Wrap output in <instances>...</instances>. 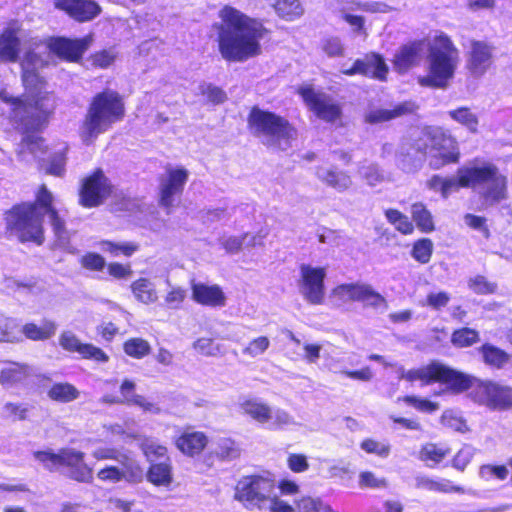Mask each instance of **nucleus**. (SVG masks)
<instances>
[{
  "label": "nucleus",
  "instance_id": "obj_29",
  "mask_svg": "<svg viewBox=\"0 0 512 512\" xmlns=\"http://www.w3.org/2000/svg\"><path fill=\"white\" fill-rule=\"evenodd\" d=\"M208 443L207 436L200 431L187 429L175 440L176 447L188 456H194L203 451Z\"/></svg>",
  "mask_w": 512,
  "mask_h": 512
},
{
  "label": "nucleus",
  "instance_id": "obj_44",
  "mask_svg": "<svg viewBox=\"0 0 512 512\" xmlns=\"http://www.w3.org/2000/svg\"><path fill=\"white\" fill-rule=\"evenodd\" d=\"M295 512H336L321 498L305 496L296 502Z\"/></svg>",
  "mask_w": 512,
  "mask_h": 512
},
{
  "label": "nucleus",
  "instance_id": "obj_6",
  "mask_svg": "<svg viewBox=\"0 0 512 512\" xmlns=\"http://www.w3.org/2000/svg\"><path fill=\"white\" fill-rule=\"evenodd\" d=\"M125 116L122 96L114 90H104L96 94L88 107L80 128V136L86 144L92 143L100 134L121 121Z\"/></svg>",
  "mask_w": 512,
  "mask_h": 512
},
{
  "label": "nucleus",
  "instance_id": "obj_39",
  "mask_svg": "<svg viewBox=\"0 0 512 512\" xmlns=\"http://www.w3.org/2000/svg\"><path fill=\"white\" fill-rule=\"evenodd\" d=\"M361 282L346 283L336 286L331 291V298L337 304H345L359 299Z\"/></svg>",
  "mask_w": 512,
  "mask_h": 512
},
{
  "label": "nucleus",
  "instance_id": "obj_11",
  "mask_svg": "<svg viewBox=\"0 0 512 512\" xmlns=\"http://www.w3.org/2000/svg\"><path fill=\"white\" fill-rule=\"evenodd\" d=\"M34 457L50 471L65 466L69 469V475L72 479L79 482H90L92 480L93 471L85 462V453L74 448H62L57 453L50 449L36 451Z\"/></svg>",
  "mask_w": 512,
  "mask_h": 512
},
{
  "label": "nucleus",
  "instance_id": "obj_45",
  "mask_svg": "<svg viewBox=\"0 0 512 512\" xmlns=\"http://www.w3.org/2000/svg\"><path fill=\"white\" fill-rule=\"evenodd\" d=\"M124 352L135 359H142L147 356L151 351V346L143 338H130L123 344Z\"/></svg>",
  "mask_w": 512,
  "mask_h": 512
},
{
  "label": "nucleus",
  "instance_id": "obj_35",
  "mask_svg": "<svg viewBox=\"0 0 512 512\" xmlns=\"http://www.w3.org/2000/svg\"><path fill=\"white\" fill-rule=\"evenodd\" d=\"M448 116L465 127L469 132L475 134L478 132L479 119L468 107H459L448 111Z\"/></svg>",
  "mask_w": 512,
  "mask_h": 512
},
{
  "label": "nucleus",
  "instance_id": "obj_40",
  "mask_svg": "<svg viewBox=\"0 0 512 512\" xmlns=\"http://www.w3.org/2000/svg\"><path fill=\"white\" fill-rule=\"evenodd\" d=\"M147 479L156 486H169L172 482L170 464L167 462L152 464L147 472Z\"/></svg>",
  "mask_w": 512,
  "mask_h": 512
},
{
  "label": "nucleus",
  "instance_id": "obj_7",
  "mask_svg": "<svg viewBox=\"0 0 512 512\" xmlns=\"http://www.w3.org/2000/svg\"><path fill=\"white\" fill-rule=\"evenodd\" d=\"M459 175L462 187L479 188L487 201L498 202L506 197L507 179L490 162L470 161L459 168Z\"/></svg>",
  "mask_w": 512,
  "mask_h": 512
},
{
  "label": "nucleus",
  "instance_id": "obj_14",
  "mask_svg": "<svg viewBox=\"0 0 512 512\" xmlns=\"http://www.w3.org/2000/svg\"><path fill=\"white\" fill-rule=\"evenodd\" d=\"M326 275L327 271L324 267L305 263L299 266L298 290L309 304L321 305L324 303Z\"/></svg>",
  "mask_w": 512,
  "mask_h": 512
},
{
  "label": "nucleus",
  "instance_id": "obj_30",
  "mask_svg": "<svg viewBox=\"0 0 512 512\" xmlns=\"http://www.w3.org/2000/svg\"><path fill=\"white\" fill-rule=\"evenodd\" d=\"M415 487L417 489L439 492V493H466L467 491L453 484L451 480L445 478H433L427 475H417L415 478Z\"/></svg>",
  "mask_w": 512,
  "mask_h": 512
},
{
  "label": "nucleus",
  "instance_id": "obj_3",
  "mask_svg": "<svg viewBox=\"0 0 512 512\" xmlns=\"http://www.w3.org/2000/svg\"><path fill=\"white\" fill-rule=\"evenodd\" d=\"M218 17L220 22L216 23L214 28L217 31L218 49L223 59L244 62L261 53L260 41L266 34L261 22L230 5L222 7Z\"/></svg>",
  "mask_w": 512,
  "mask_h": 512
},
{
  "label": "nucleus",
  "instance_id": "obj_12",
  "mask_svg": "<svg viewBox=\"0 0 512 512\" xmlns=\"http://www.w3.org/2000/svg\"><path fill=\"white\" fill-rule=\"evenodd\" d=\"M239 407L244 415L269 430H283L295 424L294 418L287 411L272 408L260 398H243L239 402Z\"/></svg>",
  "mask_w": 512,
  "mask_h": 512
},
{
  "label": "nucleus",
  "instance_id": "obj_15",
  "mask_svg": "<svg viewBox=\"0 0 512 512\" xmlns=\"http://www.w3.org/2000/svg\"><path fill=\"white\" fill-rule=\"evenodd\" d=\"M298 93L318 118L332 122L340 117L341 108L335 100L323 91L315 89L311 84L301 85Z\"/></svg>",
  "mask_w": 512,
  "mask_h": 512
},
{
  "label": "nucleus",
  "instance_id": "obj_13",
  "mask_svg": "<svg viewBox=\"0 0 512 512\" xmlns=\"http://www.w3.org/2000/svg\"><path fill=\"white\" fill-rule=\"evenodd\" d=\"M470 397L474 402L491 410H506L512 407V387L490 380L475 382Z\"/></svg>",
  "mask_w": 512,
  "mask_h": 512
},
{
  "label": "nucleus",
  "instance_id": "obj_57",
  "mask_svg": "<svg viewBox=\"0 0 512 512\" xmlns=\"http://www.w3.org/2000/svg\"><path fill=\"white\" fill-rule=\"evenodd\" d=\"M141 448L145 456L150 461L154 459L163 458L166 456L167 453V448L163 445H160L154 439H145L141 444Z\"/></svg>",
  "mask_w": 512,
  "mask_h": 512
},
{
  "label": "nucleus",
  "instance_id": "obj_8",
  "mask_svg": "<svg viewBox=\"0 0 512 512\" xmlns=\"http://www.w3.org/2000/svg\"><path fill=\"white\" fill-rule=\"evenodd\" d=\"M253 135L269 146L286 150L296 138V130L289 122L275 113L254 107L248 117Z\"/></svg>",
  "mask_w": 512,
  "mask_h": 512
},
{
  "label": "nucleus",
  "instance_id": "obj_26",
  "mask_svg": "<svg viewBox=\"0 0 512 512\" xmlns=\"http://www.w3.org/2000/svg\"><path fill=\"white\" fill-rule=\"evenodd\" d=\"M21 46L20 27L14 22L0 35V61L16 62Z\"/></svg>",
  "mask_w": 512,
  "mask_h": 512
},
{
  "label": "nucleus",
  "instance_id": "obj_37",
  "mask_svg": "<svg viewBox=\"0 0 512 512\" xmlns=\"http://www.w3.org/2000/svg\"><path fill=\"white\" fill-rule=\"evenodd\" d=\"M79 390L70 383H55L48 391V397L57 402L68 403L78 399Z\"/></svg>",
  "mask_w": 512,
  "mask_h": 512
},
{
  "label": "nucleus",
  "instance_id": "obj_42",
  "mask_svg": "<svg viewBox=\"0 0 512 512\" xmlns=\"http://www.w3.org/2000/svg\"><path fill=\"white\" fill-rule=\"evenodd\" d=\"M484 362L495 368H502L510 359V355L504 350L490 344L481 347Z\"/></svg>",
  "mask_w": 512,
  "mask_h": 512
},
{
  "label": "nucleus",
  "instance_id": "obj_43",
  "mask_svg": "<svg viewBox=\"0 0 512 512\" xmlns=\"http://www.w3.org/2000/svg\"><path fill=\"white\" fill-rule=\"evenodd\" d=\"M98 246L101 251L107 252L113 257H117L119 255L129 257L139 249V246L133 242L115 243L108 240L99 242Z\"/></svg>",
  "mask_w": 512,
  "mask_h": 512
},
{
  "label": "nucleus",
  "instance_id": "obj_56",
  "mask_svg": "<svg viewBox=\"0 0 512 512\" xmlns=\"http://www.w3.org/2000/svg\"><path fill=\"white\" fill-rule=\"evenodd\" d=\"M361 449L369 454L386 458L390 453V445L387 442H380L374 439H365L361 442Z\"/></svg>",
  "mask_w": 512,
  "mask_h": 512
},
{
  "label": "nucleus",
  "instance_id": "obj_4",
  "mask_svg": "<svg viewBox=\"0 0 512 512\" xmlns=\"http://www.w3.org/2000/svg\"><path fill=\"white\" fill-rule=\"evenodd\" d=\"M426 75L418 77L423 87L446 89L455 77L460 64V52L444 32L427 40Z\"/></svg>",
  "mask_w": 512,
  "mask_h": 512
},
{
  "label": "nucleus",
  "instance_id": "obj_48",
  "mask_svg": "<svg viewBox=\"0 0 512 512\" xmlns=\"http://www.w3.org/2000/svg\"><path fill=\"white\" fill-rule=\"evenodd\" d=\"M271 342L266 336H258L248 342L242 353L250 358L262 356L270 347Z\"/></svg>",
  "mask_w": 512,
  "mask_h": 512
},
{
  "label": "nucleus",
  "instance_id": "obj_63",
  "mask_svg": "<svg viewBox=\"0 0 512 512\" xmlns=\"http://www.w3.org/2000/svg\"><path fill=\"white\" fill-rule=\"evenodd\" d=\"M358 173L370 186H375L383 180L382 173L373 164L362 165Z\"/></svg>",
  "mask_w": 512,
  "mask_h": 512
},
{
  "label": "nucleus",
  "instance_id": "obj_31",
  "mask_svg": "<svg viewBox=\"0 0 512 512\" xmlns=\"http://www.w3.org/2000/svg\"><path fill=\"white\" fill-rule=\"evenodd\" d=\"M451 450L447 445L426 443L422 445L418 453V459L429 468H435L450 454Z\"/></svg>",
  "mask_w": 512,
  "mask_h": 512
},
{
  "label": "nucleus",
  "instance_id": "obj_27",
  "mask_svg": "<svg viewBox=\"0 0 512 512\" xmlns=\"http://www.w3.org/2000/svg\"><path fill=\"white\" fill-rule=\"evenodd\" d=\"M33 374L30 366L24 363L7 361L0 370V384L4 388L23 385Z\"/></svg>",
  "mask_w": 512,
  "mask_h": 512
},
{
  "label": "nucleus",
  "instance_id": "obj_5",
  "mask_svg": "<svg viewBox=\"0 0 512 512\" xmlns=\"http://www.w3.org/2000/svg\"><path fill=\"white\" fill-rule=\"evenodd\" d=\"M233 498L249 511L295 512L294 506L276 493V480L268 472L241 477L235 485Z\"/></svg>",
  "mask_w": 512,
  "mask_h": 512
},
{
  "label": "nucleus",
  "instance_id": "obj_61",
  "mask_svg": "<svg viewBox=\"0 0 512 512\" xmlns=\"http://www.w3.org/2000/svg\"><path fill=\"white\" fill-rule=\"evenodd\" d=\"M218 454L223 459L232 460L240 455V448L235 441L225 438L220 440L218 444Z\"/></svg>",
  "mask_w": 512,
  "mask_h": 512
},
{
  "label": "nucleus",
  "instance_id": "obj_58",
  "mask_svg": "<svg viewBox=\"0 0 512 512\" xmlns=\"http://www.w3.org/2000/svg\"><path fill=\"white\" fill-rule=\"evenodd\" d=\"M478 340V332L470 328H462L452 335V342L459 347L470 346Z\"/></svg>",
  "mask_w": 512,
  "mask_h": 512
},
{
  "label": "nucleus",
  "instance_id": "obj_62",
  "mask_svg": "<svg viewBox=\"0 0 512 512\" xmlns=\"http://www.w3.org/2000/svg\"><path fill=\"white\" fill-rule=\"evenodd\" d=\"M468 286L477 294H490L496 290V285L487 281V279L481 275L471 278L468 282Z\"/></svg>",
  "mask_w": 512,
  "mask_h": 512
},
{
  "label": "nucleus",
  "instance_id": "obj_54",
  "mask_svg": "<svg viewBox=\"0 0 512 512\" xmlns=\"http://www.w3.org/2000/svg\"><path fill=\"white\" fill-rule=\"evenodd\" d=\"M358 484L361 489H381L387 487V480L385 478H378L371 471H363L359 474Z\"/></svg>",
  "mask_w": 512,
  "mask_h": 512
},
{
  "label": "nucleus",
  "instance_id": "obj_25",
  "mask_svg": "<svg viewBox=\"0 0 512 512\" xmlns=\"http://www.w3.org/2000/svg\"><path fill=\"white\" fill-rule=\"evenodd\" d=\"M192 299L201 305L210 307H223L226 296L220 286L208 285L202 282H191Z\"/></svg>",
  "mask_w": 512,
  "mask_h": 512
},
{
  "label": "nucleus",
  "instance_id": "obj_60",
  "mask_svg": "<svg viewBox=\"0 0 512 512\" xmlns=\"http://www.w3.org/2000/svg\"><path fill=\"white\" fill-rule=\"evenodd\" d=\"M509 471L504 465H483L480 467L479 475L485 480L496 478L498 480H504L507 478Z\"/></svg>",
  "mask_w": 512,
  "mask_h": 512
},
{
  "label": "nucleus",
  "instance_id": "obj_38",
  "mask_svg": "<svg viewBox=\"0 0 512 512\" xmlns=\"http://www.w3.org/2000/svg\"><path fill=\"white\" fill-rule=\"evenodd\" d=\"M57 330L55 322L45 320L41 326L29 323L23 326L22 331L24 335L31 340H45L52 337Z\"/></svg>",
  "mask_w": 512,
  "mask_h": 512
},
{
  "label": "nucleus",
  "instance_id": "obj_32",
  "mask_svg": "<svg viewBox=\"0 0 512 512\" xmlns=\"http://www.w3.org/2000/svg\"><path fill=\"white\" fill-rule=\"evenodd\" d=\"M338 16L345 21L355 34L367 36V30L365 27V18L361 15H355L351 11L354 10L355 5H352L350 0H338Z\"/></svg>",
  "mask_w": 512,
  "mask_h": 512
},
{
  "label": "nucleus",
  "instance_id": "obj_20",
  "mask_svg": "<svg viewBox=\"0 0 512 512\" xmlns=\"http://www.w3.org/2000/svg\"><path fill=\"white\" fill-rule=\"evenodd\" d=\"M188 180V171L184 168H168L160 181V202L165 207L173 205Z\"/></svg>",
  "mask_w": 512,
  "mask_h": 512
},
{
  "label": "nucleus",
  "instance_id": "obj_34",
  "mask_svg": "<svg viewBox=\"0 0 512 512\" xmlns=\"http://www.w3.org/2000/svg\"><path fill=\"white\" fill-rule=\"evenodd\" d=\"M134 297L143 304H153L158 301L155 284L148 278H139L131 284Z\"/></svg>",
  "mask_w": 512,
  "mask_h": 512
},
{
  "label": "nucleus",
  "instance_id": "obj_21",
  "mask_svg": "<svg viewBox=\"0 0 512 512\" xmlns=\"http://www.w3.org/2000/svg\"><path fill=\"white\" fill-rule=\"evenodd\" d=\"M427 40H415L399 48L393 60L394 68L399 72H406L420 64Z\"/></svg>",
  "mask_w": 512,
  "mask_h": 512
},
{
  "label": "nucleus",
  "instance_id": "obj_23",
  "mask_svg": "<svg viewBox=\"0 0 512 512\" xmlns=\"http://www.w3.org/2000/svg\"><path fill=\"white\" fill-rule=\"evenodd\" d=\"M54 4L79 22L90 21L101 12L100 6L92 0H55Z\"/></svg>",
  "mask_w": 512,
  "mask_h": 512
},
{
  "label": "nucleus",
  "instance_id": "obj_22",
  "mask_svg": "<svg viewBox=\"0 0 512 512\" xmlns=\"http://www.w3.org/2000/svg\"><path fill=\"white\" fill-rule=\"evenodd\" d=\"M60 346L69 352H76L83 358L93 359L100 363L109 360L108 355L100 348L92 344L81 343L75 334L71 331H64L59 337Z\"/></svg>",
  "mask_w": 512,
  "mask_h": 512
},
{
  "label": "nucleus",
  "instance_id": "obj_19",
  "mask_svg": "<svg viewBox=\"0 0 512 512\" xmlns=\"http://www.w3.org/2000/svg\"><path fill=\"white\" fill-rule=\"evenodd\" d=\"M92 42V35H87L80 39L54 38L49 41L47 47L59 58L76 62L81 59Z\"/></svg>",
  "mask_w": 512,
  "mask_h": 512
},
{
  "label": "nucleus",
  "instance_id": "obj_49",
  "mask_svg": "<svg viewBox=\"0 0 512 512\" xmlns=\"http://www.w3.org/2000/svg\"><path fill=\"white\" fill-rule=\"evenodd\" d=\"M103 429L107 434L119 437L124 441L127 439H136L139 436L134 423L125 422L124 425L113 424L109 426H104Z\"/></svg>",
  "mask_w": 512,
  "mask_h": 512
},
{
  "label": "nucleus",
  "instance_id": "obj_16",
  "mask_svg": "<svg viewBox=\"0 0 512 512\" xmlns=\"http://www.w3.org/2000/svg\"><path fill=\"white\" fill-rule=\"evenodd\" d=\"M111 193V184L101 170L83 180L80 190V203L84 207L100 205Z\"/></svg>",
  "mask_w": 512,
  "mask_h": 512
},
{
  "label": "nucleus",
  "instance_id": "obj_50",
  "mask_svg": "<svg viewBox=\"0 0 512 512\" xmlns=\"http://www.w3.org/2000/svg\"><path fill=\"white\" fill-rule=\"evenodd\" d=\"M193 348L204 356H218L224 353L222 346L210 338H199L193 343Z\"/></svg>",
  "mask_w": 512,
  "mask_h": 512
},
{
  "label": "nucleus",
  "instance_id": "obj_41",
  "mask_svg": "<svg viewBox=\"0 0 512 512\" xmlns=\"http://www.w3.org/2000/svg\"><path fill=\"white\" fill-rule=\"evenodd\" d=\"M276 14L288 21L300 18L304 8L299 0H280L274 6Z\"/></svg>",
  "mask_w": 512,
  "mask_h": 512
},
{
  "label": "nucleus",
  "instance_id": "obj_17",
  "mask_svg": "<svg viewBox=\"0 0 512 512\" xmlns=\"http://www.w3.org/2000/svg\"><path fill=\"white\" fill-rule=\"evenodd\" d=\"M120 466L108 465L97 473L99 480L110 483H117L122 480L132 483H139L144 477V471L134 459H123L118 462Z\"/></svg>",
  "mask_w": 512,
  "mask_h": 512
},
{
  "label": "nucleus",
  "instance_id": "obj_10",
  "mask_svg": "<svg viewBox=\"0 0 512 512\" xmlns=\"http://www.w3.org/2000/svg\"><path fill=\"white\" fill-rule=\"evenodd\" d=\"M401 378L410 382L421 381L423 384L431 382H441L455 393H461L465 390H473L475 382L478 379L469 375L451 369L441 363L433 362L427 366L417 369L403 370Z\"/></svg>",
  "mask_w": 512,
  "mask_h": 512
},
{
  "label": "nucleus",
  "instance_id": "obj_47",
  "mask_svg": "<svg viewBox=\"0 0 512 512\" xmlns=\"http://www.w3.org/2000/svg\"><path fill=\"white\" fill-rule=\"evenodd\" d=\"M385 216L389 223H391L402 234H410L413 231V225L408 217L395 209H387Z\"/></svg>",
  "mask_w": 512,
  "mask_h": 512
},
{
  "label": "nucleus",
  "instance_id": "obj_59",
  "mask_svg": "<svg viewBox=\"0 0 512 512\" xmlns=\"http://www.w3.org/2000/svg\"><path fill=\"white\" fill-rule=\"evenodd\" d=\"M199 91L213 104H221L227 99L226 93L221 88L209 83H202Z\"/></svg>",
  "mask_w": 512,
  "mask_h": 512
},
{
  "label": "nucleus",
  "instance_id": "obj_24",
  "mask_svg": "<svg viewBox=\"0 0 512 512\" xmlns=\"http://www.w3.org/2000/svg\"><path fill=\"white\" fill-rule=\"evenodd\" d=\"M314 174L321 183L339 193L349 190L353 185L347 172L326 164L316 166Z\"/></svg>",
  "mask_w": 512,
  "mask_h": 512
},
{
  "label": "nucleus",
  "instance_id": "obj_18",
  "mask_svg": "<svg viewBox=\"0 0 512 512\" xmlns=\"http://www.w3.org/2000/svg\"><path fill=\"white\" fill-rule=\"evenodd\" d=\"M493 47L484 41L471 40L466 59V69L473 77L483 76L492 64Z\"/></svg>",
  "mask_w": 512,
  "mask_h": 512
},
{
  "label": "nucleus",
  "instance_id": "obj_51",
  "mask_svg": "<svg viewBox=\"0 0 512 512\" xmlns=\"http://www.w3.org/2000/svg\"><path fill=\"white\" fill-rule=\"evenodd\" d=\"M92 456H93V458H95L98 461L114 460L116 462H119L123 459L131 458L127 454L116 449L115 447H110V446L96 447L92 452Z\"/></svg>",
  "mask_w": 512,
  "mask_h": 512
},
{
  "label": "nucleus",
  "instance_id": "obj_55",
  "mask_svg": "<svg viewBox=\"0 0 512 512\" xmlns=\"http://www.w3.org/2000/svg\"><path fill=\"white\" fill-rule=\"evenodd\" d=\"M442 424L457 432H465L467 431V426L463 418L453 410H447L442 414L441 417Z\"/></svg>",
  "mask_w": 512,
  "mask_h": 512
},
{
  "label": "nucleus",
  "instance_id": "obj_52",
  "mask_svg": "<svg viewBox=\"0 0 512 512\" xmlns=\"http://www.w3.org/2000/svg\"><path fill=\"white\" fill-rule=\"evenodd\" d=\"M433 251V243L429 239H421L417 241L412 249V257L422 263L426 264L430 261Z\"/></svg>",
  "mask_w": 512,
  "mask_h": 512
},
{
  "label": "nucleus",
  "instance_id": "obj_1",
  "mask_svg": "<svg viewBox=\"0 0 512 512\" xmlns=\"http://www.w3.org/2000/svg\"><path fill=\"white\" fill-rule=\"evenodd\" d=\"M46 64L34 52L26 53L22 60V80L30 97L23 100L0 89V98L10 110V119L22 130L23 138L17 148L18 159L24 162L38 161L48 174L62 176L65 171L67 146L61 144L54 153H48L41 137L35 132L43 128L54 109V99L42 92V80L38 70Z\"/></svg>",
  "mask_w": 512,
  "mask_h": 512
},
{
  "label": "nucleus",
  "instance_id": "obj_46",
  "mask_svg": "<svg viewBox=\"0 0 512 512\" xmlns=\"http://www.w3.org/2000/svg\"><path fill=\"white\" fill-rule=\"evenodd\" d=\"M411 214L417 227L423 232H430L434 229L432 215L422 203L413 204Z\"/></svg>",
  "mask_w": 512,
  "mask_h": 512
},
{
  "label": "nucleus",
  "instance_id": "obj_9",
  "mask_svg": "<svg viewBox=\"0 0 512 512\" xmlns=\"http://www.w3.org/2000/svg\"><path fill=\"white\" fill-rule=\"evenodd\" d=\"M416 153L430 157L433 169H440L446 164L456 163L460 152L458 142L440 127H428L422 131V137L416 141Z\"/></svg>",
  "mask_w": 512,
  "mask_h": 512
},
{
  "label": "nucleus",
  "instance_id": "obj_53",
  "mask_svg": "<svg viewBox=\"0 0 512 512\" xmlns=\"http://www.w3.org/2000/svg\"><path fill=\"white\" fill-rule=\"evenodd\" d=\"M117 58V51L114 48L103 49L94 53L90 60L93 66L98 68H108Z\"/></svg>",
  "mask_w": 512,
  "mask_h": 512
},
{
  "label": "nucleus",
  "instance_id": "obj_36",
  "mask_svg": "<svg viewBox=\"0 0 512 512\" xmlns=\"http://www.w3.org/2000/svg\"><path fill=\"white\" fill-rule=\"evenodd\" d=\"M358 302L363 303L364 306L379 310H386L388 307L385 297L366 283H361Z\"/></svg>",
  "mask_w": 512,
  "mask_h": 512
},
{
  "label": "nucleus",
  "instance_id": "obj_64",
  "mask_svg": "<svg viewBox=\"0 0 512 512\" xmlns=\"http://www.w3.org/2000/svg\"><path fill=\"white\" fill-rule=\"evenodd\" d=\"M473 457L474 449L471 446L465 445L453 458L452 466L459 471H464Z\"/></svg>",
  "mask_w": 512,
  "mask_h": 512
},
{
  "label": "nucleus",
  "instance_id": "obj_28",
  "mask_svg": "<svg viewBox=\"0 0 512 512\" xmlns=\"http://www.w3.org/2000/svg\"><path fill=\"white\" fill-rule=\"evenodd\" d=\"M346 75L365 74L384 80L388 72V67L383 58L378 54H371L366 57V61L357 60L351 69L342 70Z\"/></svg>",
  "mask_w": 512,
  "mask_h": 512
},
{
  "label": "nucleus",
  "instance_id": "obj_33",
  "mask_svg": "<svg viewBox=\"0 0 512 512\" xmlns=\"http://www.w3.org/2000/svg\"><path fill=\"white\" fill-rule=\"evenodd\" d=\"M413 110L414 104L406 102L397 105L394 109H372L366 114L365 119L368 123L378 124L410 113Z\"/></svg>",
  "mask_w": 512,
  "mask_h": 512
},
{
  "label": "nucleus",
  "instance_id": "obj_2",
  "mask_svg": "<svg viewBox=\"0 0 512 512\" xmlns=\"http://www.w3.org/2000/svg\"><path fill=\"white\" fill-rule=\"evenodd\" d=\"M54 197L45 185L37 192L35 203L16 205L6 213V226L21 242H32L38 246L44 243L43 216L48 215L56 238V244L69 249L70 233L65 222L53 207Z\"/></svg>",
  "mask_w": 512,
  "mask_h": 512
}]
</instances>
